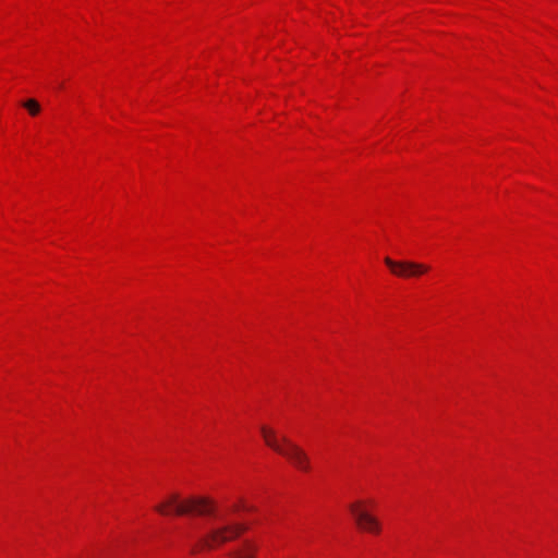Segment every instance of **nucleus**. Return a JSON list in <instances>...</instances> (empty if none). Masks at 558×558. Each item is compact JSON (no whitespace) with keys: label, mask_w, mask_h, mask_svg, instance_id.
Masks as SVG:
<instances>
[{"label":"nucleus","mask_w":558,"mask_h":558,"mask_svg":"<svg viewBox=\"0 0 558 558\" xmlns=\"http://www.w3.org/2000/svg\"><path fill=\"white\" fill-rule=\"evenodd\" d=\"M230 558H254L253 553L235 551L230 554Z\"/></svg>","instance_id":"0eeeda50"},{"label":"nucleus","mask_w":558,"mask_h":558,"mask_svg":"<svg viewBox=\"0 0 558 558\" xmlns=\"http://www.w3.org/2000/svg\"><path fill=\"white\" fill-rule=\"evenodd\" d=\"M155 510L162 515H214L216 513V505L207 497H190L182 500L179 494L173 493L158 504Z\"/></svg>","instance_id":"f257e3e1"},{"label":"nucleus","mask_w":558,"mask_h":558,"mask_svg":"<svg viewBox=\"0 0 558 558\" xmlns=\"http://www.w3.org/2000/svg\"><path fill=\"white\" fill-rule=\"evenodd\" d=\"M221 524L213 525L208 532L199 538L198 544L191 549L192 554H196L201 549H214L229 541L235 539L246 531V525L242 523H229L223 518H217Z\"/></svg>","instance_id":"7ed1b4c3"},{"label":"nucleus","mask_w":558,"mask_h":558,"mask_svg":"<svg viewBox=\"0 0 558 558\" xmlns=\"http://www.w3.org/2000/svg\"><path fill=\"white\" fill-rule=\"evenodd\" d=\"M385 264L391 272L401 278L418 277L428 271L429 267L424 264L410 260L396 262L390 257L385 258Z\"/></svg>","instance_id":"39448f33"},{"label":"nucleus","mask_w":558,"mask_h":558,"mask_svg":"<svg viewBox=\"0 0 558 558\" xmlns=\"http://www.w3.org/2000/svg\"><path fill=\"white\" fill-rule=\"evenodd\" d=\"M260 433L269 448L283 456L296 469L304 472L310 471V459L305 451L296 444L286 436H282L281 439H279L276 432L267 426H262Z\"/></svg>","instance_id":"f03ea898"},{"label":"nucleus","mask_w":558,"mask_h":558,"mask_svg":"<svg viewBox=\"0 0 558 558\" xmlns=\"http://www.w3.org/2000/svg\"><path fill=\"white\" fill-rule=\"evenodd\" d=\"M23 107L26 108L32 116H37L40 111V106L35 99L24 101Z\"/></svg>","instance_id":"423d86ee"},{"label":"nucleus","mask_w":558,"mask_h":558,"mask_svg":"<svg viewBox=\"0 0 558 558\" xmlns=\"http://www.w3.org/2000/svg\"><path fill=\"white\" fill-rule=\"evenodd\" d=\"M349 510L360 530L374 534L380 532L379 521L365 509L363 501L351 504Z\"/></svg>","instance_id":"20e7f679"}]
</instances>
